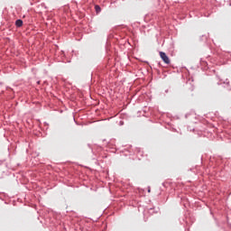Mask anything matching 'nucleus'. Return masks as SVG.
Listing matches in <instances>:
<instances>
[{
	"label": "nucleus",
	"mask_w": 231,
	"mask_h": 231,
	"mask_svg": "<svg viewBox=\"0 0 231 231\" xmlns=\"http://www.w3.org/2000/svg\"><path fill=\"white\" fill-rule=\"evenodd\" d=\"M15 25L18 27V28H21V26H23V20H17L15 22Z\"/></svg>",
	"instance_id": "obj_2"
},
{
	"label": "nucleus",
	"mask_w": 231,
	"mask_h": 231,
	"mask_svg": "<svg viewBox=\"0 0 231 231\" xmlns=\"http://www.w3.org/2000/svg\"><path fill=\"white\" fill-rule=\"evenodd\" d=\"M95 9H96V12H97V14H100V12H101V8H100V5H96L95 6Z\"/></svg>",
	"instance_id": "obj_3"
},
{
	"label": "nucleus",
	"mask_w": 231,
	"mask_h": 231,
	"mask_svg": "<svg viewBox=\"0 0 231 231\" xmlns=\"http://www.w3.org/2000/svg\"><path fill=\"white\" fill-rule=\"evenodd\" d=\"M160 57L165 64H171V60L169 59V56H167L165 52L160 51Z\"/></svg>",
	"instance_id": "obj_1"
}]
</instances>
